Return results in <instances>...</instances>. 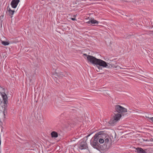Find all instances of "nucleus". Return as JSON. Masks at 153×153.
Instances as JSON below:
<instances>
[{
	"label": "nucleus",
	"mask_w": 153,
	"mask_h": 153,
	"mask_svg": "<svg viewBox=\"0 0 153 153\" xmlns=\"http://www.w3.org/2000/svg\"><path fill=\"white\" fill-rule=\"evenodd\" d=\"M1 43L3 45L5 46L8 45L9 44L8 42L4 41H2Z\"/></svg>",
	"instance_id": "4468645a"
},
{
	"label": "nucleus",
	"mask_w": 153,
	"mask_h": 153,
	"mask_svg": "<svg viewBox=\"0 0 153 153\" xmlns=\"http://www.w3.org/2000/svg\"><path fill=\"white\" fill-rule=\"evenodd\" d=\"M1 95L3 98V104H4V106H3V108H4V112L5 110L7 108V103H8V97L6 94L4 92H2L1 93Z\"/></svg>",
	"instance_id": "20e7f679"
},
{
	"label": "nucleus",
	"mask_w": 153,
	"mask_h": 153,
	"mask_svg": "<svg viewBox=\"0 0 153 153\" xmlns=\"http://www.w3.org/2000/svg\"><path fill=\"white\" fill-rule=\"evenodd\" d=\"M99 137L98 135L96 134L94 137L93 141H91V144L94 148L98 149L99 146L100 144L98 143Z\"/></svg>",
	"instance_id": "f03ea898"
},
{
	"label": "nucleus",
	"mask_w": 153,
	"mask_h": 153,
	"mask_svg": "<svg viewBox=\"0 0 153 153\" xmlns=\"http://www.w3.org/2000/svg\"><path fill=\"white\" fill-rule=\"evenodd\" d=\"M146 149L143 150L141 148L137 147L135 149V151L138 153H146Z\"/></svg>",
	"instance_id": "1a4fd4ad"
},
{
	"label": "nucleus",
	"mask_w": 153,
	"mask_h": 153,
	"mask_svg": "<svg viewBox=\"0 0 153 153\" xmlns=\"http://www.w3.org/2000/svg\"><path fill=\"white\" fill-rule=\"evenodd\" d=\"M20 0H13L11 3V5L13 8H16Z\"/></svg>",
	"instance_id": "423d86ee"
},
{
	"label": "nucleus",
	"mask_w": 153,
	"mask_h": 153,
	"mask_svg": "<svg viewBox=\"0 0 153 153\" xmlns=\"http://www.w3.org/2000/svg\"><path fill=\"white\" fill-rule=\"evenodd\" d=\"M71 19L72 20H73V21L76 20V19L75 18H71Z\"/></svg>",
	"instance_id": "a211bd4d"
},
{
	"label": "nucleus",
	"mask_w": 153,
	"mask_h": 153,
	"mask_svg": "<svg viewBox=\"0 0 153 153\" xmlns=\"http://www.w3.org/2000/svg\"><path fill=\"white\" fill-rule=\"evenodd\" d=\"M0 127L1 128H2V127L1 126H0Z\"/></svg>",
	"instance_id": "4be33fe9"
},
{
	"label": "nucleus",
	"mask_w": 153,
	"mask_h": 153,
	"mask_svg": "<svg viewBox=\"0 0 153 153\" xmlns=\"http://www.w3.org/2000/svg\"><path fill=\"white\" fill-rule=\"evenodd\" d=\"M98 141L100 143L102 144L104 143V140L100 138L99 139Z\"/></svg>",
	"instance_id": "dca6fc26"
},
{
	"label": "nucleus",
	"mask_w": 153,
	"mask_h": 153,
	"mask_svg": "<svg viewBox=\"0 0 153 153\" xmlns=\"http://www.w3.org/2000/svg\"><path fill=\"white\" fill-rule=\"evenodd\" d=\"M86 23L88 24H90V23H91V24H98V22L95 20L94 19H91V20H90L89 21L87 22Z\"/></svg>",
	"instance_id": "9d476101"
},
{
	"label": "nucleus",
	"mask_w": 153,
	"mask_h": 153,
	"mask_svg": "<svg viewBox=\"0 0 153 153\" xmlns=\"http://www.w3.org/2000/svg\"><path fill=\"white\" fill-rule=\"evenodd\" d=\"M90 134H89L88 135H87V136L86 137L87 138L89 136H90Z\"/></svg>",
	"instance_id": "6ab92c4d"
},
{
	"label": "nucleus",
	"mask_w": 153,
	"mask_h": 153,
	"mask_svg": "<svg viewBox=\"0 0 153 153\" xmlns=\"http://www.w3.org/2000/svg\"><path fill=\"white\" fill-rule=\"evenodd\" d=\"M150 120L152 121V122H153V117L150 118Z\"/></svg>",
	"instance_id": "f3484780"
},
{
	"label": "nucleus",
	"mask_w": 153,
	"mask_h": 153,
	"mask_svg": "<svg viewBox=\"0 0 153 153\" xmlns=\"http://www.w3.org/2000/svg\"><path fill=\"white\" fill-rule=\"evenodd\" d=\"M105 139V143H108V142L110 141V140H111V139L109 137H106Z\"/></svg>",
	"instance_id": "ddd939ff"
},
{
	"label": "nucleus",
	"mask_w": 153,
	"mask_h": 153,
	"mask_svg": "<svg viewBox=\"0 0 153 153\" xmlns=\"http://www.w3.org/2000/svg\"><path fill=\"white\" fill-rule=\"evenodd\" d=\"M115 111V113H118V114H121L122 115L124 116V114L127 112L126 108H124L120 105H116L114 106Z\"/></svg>",
	"instance_id": "7ed1b4c3"
},
{
	"label": "nucleus",
	"mask_w": 153,
	"mask_h": 153,
	"mask_svg": "<svg viewBox=\"0 0 153 153\" xmlns=\"http://www.w3.org/2000/svg\"><path fill=\"white\" fill-rule=\"evenodd\" d=\"M115 115L113 117L114 118V120H116L117 122L119 121L121 117L123 116L121 114L114 113Z\"/></svg>",
	"instance_id": "6e6552de"
},
{
	"label": "nucleus",
	"mask_w": 153,
	"mask_h": 153,
	"mask_svg": "<svg viewBox=\"0 0 153 153\" xmlns=\"http://www.w3.org/2000/svg\"><path fill=\"white\" fill-rule=\"evenodd\" d=\"M74 16L75 17V15H74Z\"/></svg>",
	"instance_id": "5701e85b"
},
{
	"label": "nucleus",
	"mask_w": 153,
	"mask_h": 153,
	"mask_svg": "<svg viewBox=\"0 0 153 153\" xmlns=\"http://www.w3.org/2000/svg\"><path fill=\"white\" fill-rule=\"evenodd\" d=\"M14 12L15 11L14 10H11L8 6L7 7L6 12L9 16H10L11 18L12 17V15L14 14Z\"/></svg>",
	"instance_id": "0eeeda50"
},
{
	"label": "nucleus",
	"mask_w": 153,
	"mask_h": 153,
	"mask_svg": "<svg viewBox=\"0 0 153 153\" xmlns=\"http://www.w3.org/2000/svg\"><path fill=\"white\" fill-rule=\"evenodd\" d=\"M1 131H2V129L1 128Z\"/></svg>",
	"instance_id": "412c9836"
},
{
	"label": "nucleus",
	"mask_w": 153,
	"mask_h": 153,
	"mask_svg": "<svg viewBox=\"0 0 153 153\" xmlns=\"http://www.w3.org/2000/svg\"><path fill=\"white\" fill-rule=\"evenodd\" d=\"M58 76L60 77H63L64 75L62 72L59 73L57 74Z\"/></svg>",
	"instance_id": "2eb2a0df"
},
{
	"label": "nucleus",
	"mask_w": 153,
	"mask_h": 153,
	"mask_svg": "<svg viewBox=\"0 0 153 153\" xmlns=\"http://www.w3.org/2000/svg\"><path fill=\"white\" fill-rule=\"evenodd\" d=\"M114 119L112 117L108 122V123L111 126H114L117 122L116 120H114Z\"/></svg>",
	"instance_id": "9b49d317"
},
{
	"label": "nucleus",
	"mask_w": 153,
	"mask_h": 153,
	"mask_svg": "<svg viewBox=\"0 0 153 153\" xmlns=\"http://www.w3.org/2000/svg\"><path fill=\"white\" fill-rule=\"evenodd\" d=\"M150 140L151 141H153V139L152 138L151 139H150Z\"/></svg>",
	"instance_id": "aec40b11"
},
{
	"label": "nucleus",
	"mask_w": 153,
	"mask_h": 153,
	"mask_svg": "<svg viewBox=\"0 0 153 153\" xmlns=\"http://www.w3.org/2000/svg\"><path fill=\"white\" fill-rule=\"evenodd\" d=\"M84 56H86L88 61L94 65H96L97 66V71H99L100 70V66H102L103 68H108V63L102 60L101 59H98L92 56L88 55L86 54H84Z\"/></svg>",
	"instance_id": "f257e3e1"
},
{
	"label": "nucleus",
	"mask_w": 153,
	"mask_h": 153,
	"mask_svg": "<svg viewBox=\"0 0 153 153\" xmlns=\"http://www.w3.org/2000/svg\"><path fill=\"white\" fill-rule=\"evenodd\" d=\"M79 148L81 150L86 149L87 147V144L85 141H82L79 145Z\"/></svg>",
	"instance_id": "39448f33"
},
{
	"label": "nucleus",
	"mask_w": 153,
	"mask_h": 153,
	"mask_svg": "<svg viewBox=\"0 0 153 153\" xmlns=\"http://www.w3.org/2000/svg\"><path fill=\"white\" fill-rule=\"evenodd\" d=\"M51 136L53 137L56 138L58 137V134L57 133L54 131H52L51 133Z\"/></svg>",
	"instance_id": "f8f14e48"
}]
</instances>
